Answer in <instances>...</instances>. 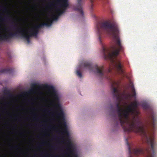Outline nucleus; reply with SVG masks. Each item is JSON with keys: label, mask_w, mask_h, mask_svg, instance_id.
<instances>
[{"label": "nucleus", "mask_w": 157, "mask_h": 157, "mask_svg": "<svg viewBox=\"0 0 157 157\" xmlns=\"http://www.w3.org/2000/svg\"><path fill=\"white\" fill-rule=\"evenodd\" d=\"M96 27L99 34L98 40L102 45L104 59L110 60L114 64L118 72L123 73L124 71L121 62L117 61L115 63L114 59L120 51L123 52L124 50L119 38V29L117 24L115 21H105L98 22Z\"/></svg>", "instance_id": "f257e3e1"}, {"label": "nucleus", "mask_w": 157, "mask_h": 157, "mask_svg": "<svg viewBox=\"0 0 157 157\" xmlns=\"http://www.w3.org/2000/svg\"><path fill=\"white\" fill-rule=\"evenodd\" d=\"M138 103L136 101L126 109L128 114V122L126 132H133L139 133L146 143L151 146L152 153H155V142L153 135L156 127V119L153 115L147 124H144L139 117V111L136 109Z\"/></svg>", "instance_id": "f03ea898"}, {"label": "nucleus", "mask_w": 157, "mask_h": 157, "mask_svg": "<svg viewBox=\"0 0 157 157\" xmlns=\"http://www.w3.org/2000/svg\"><path fill=\"white\" fill-rule=\"evenodd\" d=\"M84 67L90 71L96 73L99 77L105 78L109 79L111 83V89L113 90L112 94L114 98L117 101L116 104L117 112L118 117L121 126L124 132L125 128H127V122H128V114L126 109H123L120 105V101L121 99L119 90L114 87V85H118L117 82L111 79L106 75V72L104 70L102 66L98 67L96 65H93L92 64L88 62H85L84 63Z\"/></svg>", "instance_id": "7ed1b4c3"}, {"label": "nucleus", "mask_w": 157, "mask_h": 157, "mask_svg": "<svg viewBox=\"0 0 157 157\" xmlns=\"http://www.w3.org/2000/svg\"><path fill=\"white\" fill-rule=\"evenodd\" d=\"M52 97L54 101L56 103V107L58 109V111L56 113V114L60 119L63 120L65 130L63 132V134L65 136L67 139V146L69 154L72 156L75 157H77V154L75 152L71 144V141L69 138V133L67 129V126L65 121L64 116V112L61 108V105L59 104V98L55 91H52Z\"/></svg>", "instance_id": "20e7f679"}, {"label": "nucleus", "mask_w": 157, "mask_h": 157, "mask_svg": "<svg viewBox=\"0 0 157 157\" xmlns=\"http://www.w3.org/2000/svg\"><path fill=\"white\" fill-rule=\"evenodd\" d=\"M125 140L128 147L129 157H153L148 148L145 150L143 148H135L133 149L132 151L128 141V139H126Z\"/></svg>", "instance_id": "39448f33"}, {"label": "nucleus", "mask_w": 157, "mask_h": 157, "mask_svg": "<svg viewBox=\"0 0 157 157\" xmlns=\"http://www.w3.org/2000/svg\"><path fill=\"white\" fill-rule=\"evenodd\" d=\"M53 5L54 6L59 5L60 8H57L56 9V11L57 13V16L54 15L53 19L51 18L53 20V21H54L57 20L58 17L63 13L66 10L69 6L68 0H58L56 3L53 4Z\"/></svg>", "instance_id": "423d86ee"}, {"label": "nucleus", "mask_w": 157, "mask_h": 157, "mask_svg": "<svg viewBox=\"0 0 157 157\" xmlns=\"http://www.w3.org/2000/svg\"><path fill=\"white\" fill-rule=\"evenodd\" d=\"M47 20V21L46 22L40 23L39 25L36 26L31 29L30 30L37 35L38 32V30L40 28H42L44 26H49L52 24L53 22L52 20L49 18H48Z\"/></svg>", "instance_id": "0eeeda50"}, {"label": "nucleus", "mask_w": 157, "mask_h": 157, "mask_svg": "<svg viewBox=\"0 0 157 157\" xmlns=\"http://www.w3.org/2000/svg\"><path fill=\"white\" fill-rule=\"evenodd\" d=\"M20 29L17 28L15 29L14 32L6 33V35L0 36V41L1 40L8 41L14 36L19 34L20 32L19 30Z\"/></svg>", "instance_id": "6e6552de"}, {"label": "nucleus", "mask_w": 157, "mask_h": 157, "mask_svg": "<svg viewBox=\"0 0 157 157\" xmlns=\"http://www.w3.org/2000/svg\"><path fill=\"white\" fill-rule=\"evenodd\" d=\"M20 32L19 35L22 37L25 38L28 43L30 42V38L33 36H36L34 33L32 32L30 30V32H28V30H26V31H24L23 30L21 29L19 30Z\"/></svg>", "instance_id": "1a4fd4ad"}, {"label": "nucleus", "mask_w": 157, "mask_h": 157, "mask_svg": "<svg viewBox=\"0 0 157 157\" xmlns=\"http://www.w3.org/2000/svg\"><path fill=\"white\" fill-rule=\"evenodd\" d=\"M82 0H77V5L74 7V9L78 11L82 17L83 16V12L81 6V2Z\"/></svg>", "instance_id": "9d476101"}, {"label": "nucleus", "mask_w": 157, "mask_h": 157, "mask_svg": "<svg viewBox=\"0 0 157 157\" xmlns=\"http://www.w3.org/2000/svg\"><path fill=\"white\" fill-rule=\"evenodd\" d=\"M13 69L12 68L3 69L0 70L1 73H11L13 71Z\"/></svg>", "instance_id": "9b49d317"}, {"label": "nucleus", "mask_w": 157, "mask_h": 157, "mask_svg": "<svg viewBox=\"0 0 157 157\" xmlns=\"http://www.w3.org/2000/svg\"><path fill=\"white\" fill-rule=\"evenodd\" d=\"M123 96L124 99L125 100L129 99L131 97V95L128 93L125 94L124 93L123 94Z\"/></svg>", "instance_id": "f8f14e48"}, {"label": "nucleus", "mask_w": 157, "mask_h": 157, "mask_svg": "<svg viewBox=\"0 0 157 157\" xmlns=\"http://www.w3.org/2000/svg\"><path fill=\"white\" fill-rule=\"evenodd\" d=\"M131 87L132 92L133 93V94L132 95V97H135L136 96V93L133 85V84H131Z\"/></svg>", "instance_id": "ddd939ff"}, {"label": "nucleus", "mask_w": 157, "mask_h": 157, "mask_svg": "<svg viewBox=\"0 0 157 157\" xmlns=\"http://www.w3.org/2000/svg\"><path fill=\"white\" fill-rule=\"evenodd\" d=\"M142 106L143 107V108L145 109H147L149 108V106L148 104H147L146 103H143L142 104Z\"/></svg>", "instance_id": "4468645a"}, {"label": "nucleus", "mask_w": 157, "mask_h": 157, "mask_svg": "<svg viewBox=\"0 0 157 157\" xmlns=\"http://www.w3.org/2000/svg\"><path fill=\"white\" fill-rule=\"evenodd\" d=\"M37 85L36 84L33 83V84L31 85V87L32 88L29 91V93H31L33 90V88H36V86Z\"/></svg>", "instance_id": "2eb2a0df"}, {"label": "nucleus", "mask_w": 157, "mask_h": 157, "mask_svg": "<svg viewBox=\"0 0 157 157\" xmlns=\"http://www.w3.org/2000/svg\"><path fill=\"white\" fill-rule=\"evenodd\" d=\"M76 74L79 78H81L82 77V73L79 70H77Z\"/></svg>", "instance_id": "dca6fc26"}, {"label": "nucleus", "mask_w": 157, "mask_h": 157, "mask_svg": "<svg viewBox=\"0 0 157 157\" xmlns=\"http://www.w3.org/2000/svg\"><path fill=\"white\" fill-rule=\"evenodd\" d=\"M7 18V17L6 16L4 17H1L0 18V21L1 22H5L6 21Z\"/></svg>", "instance_id": "f3484780"}, {"label": "nucleus", "mask_w": 157, "mask_h": 157, "mask_svg": "<svg viewBox=\"0 0 157 157\" xmlns=\"http://www.w3.org/2000/svg\"><path fill=\"white\" fill-rule=\"evenodd\" d=\"M4 93L6 94H10V92L9 90H5L4 91Z\"/></svg>", "instance_id": "a211bd4d"}, {"label": "nucleus", "mask_w": 157, "mask_h": 157, "mask_svg": "<svg viewBox=\"0 0 157 157\" xmlns=\"http://www.w3.org/2000/svg\"><path fill=\"white\" fill-rule=\"evenodd\" d=\"M91 3V7H92L93 6V3L94 0H90Z\"/></svg>", "instance_id": "6ab92c4d"}, {"label": "nucleus", "mask_w": 157, "mask_h": 157, "mask_svg": "<svg viewBox=\"0 0 157 157\" xmlns=\"http://www.w3.org/2000/svg\"><path fill=\"white\" fill-rule=\"evenodd\" d=\"M111 71H112V70L110 68L109 69L108 71L107 72V73H111Z\"/></svg>", "instance_id": "aec40b11"}, {"label": "nucleus", "mask_w": 157, "mask_h": 157, "mask_svg": "<svg viewBox=\"0 0 157 157\" xmlns=\"http://www.w3.org/2000/svg\"><path fill=\"white\" fill-rule=\"evenodd\" d=\"M6 7H4V10H6Z\"/></svg>", "instance_id": "412c9836"}, {"label": "nucleus", "mask_w": 157, "mask_h": 157, "mask_svg": "<svg viewBox=\"0 0 157 157\" xmlns=\"http://www.w3.org/2000/svg\"><path fill=\"white\" fill-rule=\"evenodd\" d=\"M52 146V147L53 148H55V147L53 145H52V146Z\"/></svg>", "instance_id": "4be33fe9"}, {"label": "nucleus", "mask_w": 157, "mask_h": 157, "mask_svg": "<svg viewBox=\"0 0 157 157\" xmlns=\"http://www.w3.org/2000/svg\"><path fill=\"white\" fill-rule=\"evenodd\" d=\"M34 118L35 119H36V117H34Z\"/></svg>", "instance_id": "5701e85b"}]
</instances>
